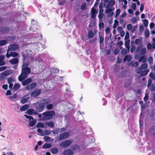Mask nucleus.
I'll use <instances>...</instances> for the list:
<instances>
[{"mask_svg":"<svg viewBox=\"0 0 155 155\" xmlns=\"http://www.w3.org/2000/svg\"><path fill=\"white\" fill-rule=\"evenodd\" d=\"M51 100L49 98H44L37 102L36 109L37 111L41 112L44 110L46 106V108L48 110L51 109L53 107V105L49 104L51 103Z\"/></svg>","mask_w":155,"mask_h":155,"instance_id":"obj_1","label":"nucleus"},{"mask_svg":"<svg viewBox=\"0 0 155 155\" xmlns=\"http://www.w3.org/2000/svg\"><path fill=\"white\" fill-rule=\"evenodd\" d=\"M28 64L27 63H24L22 66V70L21 74L18 77L19 81H22L28 77V75L30 74L31 70L28 67Z\"/></svg>","mask_w":155,"mask_h":155,"instance_id":"obj_2","label":"nucleus"},{"mask_svg":"<svg viewBox=\"0 0 155 155\" xmlns=\"http://www.w3.org/2000/svg\"><path fill=\"white\" fill-rule=\"evenodd\" d=\"M55 112L54 111H48L42 114L43 116V119L44 120H47L51 119L55 115Z\"/></svg>","mask_w":155,"mask_h":155,"instance_id":"obj_3","label":"nucleus"},{"mask_svg":"<svg viewBox=\"0 0 155 155\" xmlns=\"http://www.w3.org/2000/svg\"><path fill=\"white\" fill-rule=\"evenodd\" d=\"M72 143V141L70 140H66L61 142L60 146L64 148H66L69 146Z\"/></svg>","mask_w":155,"mask_h":155,"instance_id":"obj_4","label":"nucleus"},{"mask_svg":"<svg viewBox=\"0 0 155 155\" xmlns=\"http://www.w3.org/2000/svg\"><path fill=\"white\" fill-rule=\"evenodd\" d=\"M69 136V133L68 132H64L59 135L58 139L59 141L64 140L67 138Z\"/></svg>","mask_w":155,"mask_h":155,"instance_id":"obj_5","label":"nucleus"},{"mask_svg":"<svg viewBox=\"0 0 155 155\" xmlns=\"http://www.w3.org/2000/svg\"><path fill=\"white\" fill-rule=\"evenodd\" d=\"M19 48V46L18 45L13 44L9 45L8 47V51H15L17 50Z\"/></svg>","mask_w":155,"mask_h":155,"instance_id":"obj_6","label":"nucleus"},{"mask_svg":"<svg viewBox=\"0 0 155 155\" xmlns=\"http://www.w3.org/2000/svg\"><path fill=\"white\" fill-rule=\"evenodd\" d=\"M148 67V64L147 63H144L142 64L141 66L138 68L136 70L137 73H140V70H145Z\"/></svg>","mask_w":155,"mask_h":155,"instance_id":"obj_7","label":"nucleus"},{"mask_svg":"<svg viewBox=\"0 0 155 155\" xmlns=\"http://www.w3.org/2000/svg\"><path fill=\"white\" fill-rule=\"evenodd\" d=\"M113 6L108 3V4L106 6V9L105 11L106 14H108L110 12H111L114 9V8H113Z\"/></svg>","mask_w":155,"mask_h":155,"instance_id":"obj_8","label":"nucleus"},{"mask_svg":"<svg viewBox=\"0 0 155 155\" xmlns=\"http://www.w3.org/2000/svg\"><path fill=\"white\" fill-rule=\"evenodd\" d=\"M41 91L40 89H37L31 93V95L32 97H35L41 93Z\"/></svg>","mask_w":155,"mask_h":155,"instance_id":"obj_9","label":"nucleus"},{"mask_svg":"<svg viewBox=\"0 0 155 155\" xmlns=\"http://www.w3.org/2000/svg\"><path fill=\"white\" fill-rule=\"evenodd\" d=\"M63 155H73V151L71 149H68L64 150L62 153Z\"/></svg>","mask_w":155,"mask_h":155,"instance_id":"obj_10","label":"nucleus"},{"mask_svg":"<svg viewBox=\"0 0 155 155\" xmlns=\"http://www.w3.org/2000/svg\"><path fill=\"white\" fill-rule=\"evenodd\" d=\"M31 26L30 28V29L31 30L34 31H35V30L34 29H33V28L37 26V22L35 21L34 20L32 19L31 21Z\"/></svg>","mask_w":155,"mask_h":155,"instance_id":"obj_11","label":"nucleus"},{"mask_svg":"<svg viewBox=\"0 0 155 155\" xmlns=\"http://www.w3.org/2000/svg\"><path fill=\"white\" fill-rule=\"evenodd\" d=\"M32 81V80L31 78H29L22 82L21 84L23 86H25L30 83Z\"/></svg>","mask_w":155,"mask_h":155,"instance_id":"obj_12","label":"nucleus"},{"mask_svg":"<svg viewBox=\"0 0 155 155\" xmlns=\"http://www.w3.org/2000/svg\"><path fill=\"white\" fill-rule=\"evenodd\" d=\"M18 58H15L9 61V62L12 64H17L18 63Z\"/></svg>","mask_w":155,"mask_h":155,"instance_id":"obj_13","label":"nucleus"},{"mask_svg":"<svg viewBox=\"0 0 155 155\" xmlns=\"http://www.w3.org/2000/svg\"><path fill=\"white\" fill-rule=\"evenodd\" d=\"M142 70H140V73H137L138 74H140V75L142 76H146L148 73L149 71L148 69L145 70L143 71H142Z\"/></svg>","mask_w":155,"mask_h":155,"instance_id":"obj_14","label":"nucleus"},{"mask_svg":"<svg viewBox=\"0 0 155 155\" xmlns=\"http://www.w3.org/2000/svg\"><path fill=\"white\" fill-rule=\"evenodd\" d=\"M8 82L9 84V87H12L13 83L14 82V80L12 78H9L7 79Z\"/></svg>","mask_w":155,"mask_h":155,"instance_id":"obj_15","label":"nucleus"},{"mask_svg":"<svg viewBox=\"0 0 155 155\" xmlns=\"http://www.w3.org/2000/svg\"><path fill=\"white\" fill-rule=\"evenodd\" d=\"M132 59L131 56L127 54L126 55L123 59V62H124L126 61H127L128 62L130 61Z\"/></svg>","mask_w":155,"mask_h":155,"instance_id":"obj_16","label":"nucleus"},{"mask_svg":"<svg viewBox=\"0 0 155 155\" xmlns=\"http://www.w3.org/2000/svg\"><path fill=\"white\" fill-rule=\"evenodd\" d=\"M29 107V105L27 104H26L20 107V110L21 111H25L27 110Z\"/></svg>","mask_w":155,"mask_h":155,"instance_id":"obj_17","label":"nucleus"},{"mask_svg":"<svg viewBox=\"0 0 155 155\" xmlns=\"http://www.w3.org/2000/svg\"><path fill=\"white\" fill-rule=\"evenodd\" d=\"M4 56L3 55L0 56V66L4 65L5 64V62L3 61Z\"/></svg>","mask_w":155,"mask_h":155,"instance_id":"obj_18","label":"nucleus"},{"mask_svg":"<svg viewBox=\"0 0 155 155\" xmlns=\"http://www.w3.org/2000/svg\"><path fill=\"white\" fill-rule=\"evenodd\" d=\"M45 124L51 128H53L54 126V123L52 121L45 122Z\"/></svg>","mask_w":155,"mask_h":155,"instance_id":"obj_19","label":"nucleus"},{"mask_svg":"<svg viewBox=\"0 0 155 155\" xmlns=\"http://www.w3.org/2000/svg\"><path fill=\"white\" fill-rule=\"evenodd\" d=\"M147 53V51L146 48H142L140 51L139 54L140 55H144Z\"/></svg>","mask_w":155,"mask_h":155,"instance_id":"obj_20","label":"nucleus"},{"mask_svg":"<svg viewBox=\"0 0 155 155\" xmlns=\"http://www.w3.org/2000/svg\"><path fill=\"white\" fill-rule=\"evenodd\" d=\"M130 40H128L125 41V47L127 49H128V51H130Z\"/></svg>","mask_w":155,"mask_h":155,"instance_id":"obj_21","label":"nucleus"},{"mask_svg":"<svg viewBox=\"0 0 155 155\" xmlns=\"http://www.w3.org/2000/svg\"><path fill=\"white\" fill-rule=\"evenodd\" d=\"M10 54H11V57H17V58H18L20 57L18 53L15 52H10Z\"/></svg>","mask_w":155,"mask_h":155,"instance_id":"obj_22","label":"nucleus"},{"mask_svg":"<svg viewBox=\"0 0 155 155\" xmlns=\"http://www.w3.org/2000/svg\"><path fill=\"white\" fill-rule=\"evenodd\" d=\"M130 51H128V49L124 48L121 51V54L122 55H124L126 54L127 53H129Z\"/></svg>","mask_w":155,"mask_h":155,"instance_id":"obj_23","label":"nucleus"},{"mask_svg":"<svg viewBox=\"0 0 155 155\" xmlns=\"http://www.w3.org/2000/svg\"><path fill=\"white\" fill-rule=\"evenodd\" d=\"M94 33L92 31H88L87 35V36L89 38H92L94 37Z\"/></svg>","mask_w":155,"mask_h":155,"instance_id":"obj_24","label":"nucleus"},{"mask_svg":"<svg viewBox=\"0 0 155 155\" xmlns=\"http://www.w3.org/2000/svg\"><path fill=\"white\" fill-rule=\"evenodd\" d=\"M44 139L46 142H49L50 141H52L53 140V139H51V138L47 136H45L44 137Z\"/></svg>","mask_w":155,"mask_h":155,"instance_id":"obj_25","label":"nucleus"},{"mask_svg":"<svg viewBox=\"0 0 155 155\" xmlns=\"http://www.w3.org/2000/svg\"><path fill=\"white\" fill-rule=\"evenodd\" d=\"M17 97V95L16 94H15L9 96L8 99L12 101H13Z\"/></svg>","mask_w":155,"mask_h":155,"instance_id":"obj_26","label":"nucleus"},{"mask_svg":"<svg viewBox=\"0 0 155 155\" xmlns=\"http://www.w3.org/2000/svg\"><path fill=\"white\" fill-rule=\"evenodd\" d=\"M147 61V59L145 58L144 56H142L140 57L139 60H138V61L139 62H140L141 61H142V62L143 63H145Z\"/></svg>","mask_w":155,"mask_h":155,"instance_id":"obj_27","label":"nucleus"},{"mask_svg":"<svg viewBox=\"0 0 155 155\" xmlns=\"http://www.w3.org/2000/svg\"><path fill=\"white\" fill-rule=\"evenodd\" d=\"M51 146V143H45L42 146L44 149H48L50 148Z\"/></svg>","mask_w":155,"mask_h":155,"instance_id":"obj_28","label":"nucleus"},{"mask_svg":"<svg viewBox=\"0 0 155 155\" xmlns=\"http://www.w3.org/2000/svg\"><path fill=\"white\" fill-rule=\"evenodd\" d=\"M131 81L130 80L126 81L124 84L125 87H128L131 84Z\"/></svg>","mask_w":155,"mask_h":155,"instance_id":"obj_29","label":"nucleus"},{"mask_svg":"<svg viewBox=\"0 0 155 155\" xmlns=\"http://www.w3.org/2000/svg\"><path fill=\"white\" fill-rule=\"evenodd\" d=\"M143 45L142 44H141L137 47L135 51L136 53H138L139 51H140L142 48L143 47Z\"/></svg>","mask_w":155,"mask_h":155,"instance_id":"obj_30","label":"nucleus"},{"mask_svg":"<svg viewBox=\"0 0 155 155\" xmlns=\"http://www.w3.org/2000/svg\"><path fill=\"white\" fill-rule=\"evenodd\" d=\"M51 152L53 154L57 153L58 152V150L57 148L54 147L51 149Z\"/></svg>","mask_w":155,"mask_h":155,"instance_id":"obj_31","label":"nucleus"},{"mask_svg":"<svg viewBox=\"0 0 155 155\" xmlns=\"http://www.w3.org/2000/svg\"><path fill=\"white\" fill-rule=\"evenodd\" d=\"M131 64L132 66L134 67H137L139 65V64L137 62H134L133 61H131L129 63V65Z\"/></svg>","mask_w":155,"mask_h":155,"instance_id":"obj_32","label":"nucleus"},{"mask_svg":"<svg viewBox=\"0 0 155 155\" xmlns=\"http://www.w3.org/2000/svg\"><path fill=\"white\" fill-rule=\"evenodd\" d=\"M7 43V41L5 40H0V46H3Z\"/></svg>","mask_w":155,"mask_h":155,"instance_id":"obj_33","label":"nucleus"},{"mask_svg":"<svg viewBox=\"0 0 155 155\" xmlns=\"http://www.w3.org/2000/svg\"><path fill=\"white\" fill-rule=\"evenodd\" d=\"M36 122V121L35 120H33L29 122V125L30 127H33L35 124Z\"/></svg>","mask_w":155,"mask_h":155,"instance_id":"obj_34","label":"nucleus"},{"mask_svg":"<svg viewBox=\"0 0 155 155\" xmlns=\"http://www.w3.org/2000/svg\"><path fill=\"white\" fill-rule=\"evenodd\" d=\"M37 127H44V124L41 122L38 123L36 126Z\"/></svg>","mask_w":155,"mask_h":155,"instance_id":"obj_35","label":"nucleus"},{"mask_svg":"<svg viewBox=\"0 0 155 155\" xmlns=\"http://www.w3.org/2000/svg\"><path fill=\"white\" fill-rule=\"evenodd\" d=\"M60 129L57 128L53 130L52 131V132L54 134H57L59 132V130Z\"/></svg>","mask_w":155,"mask_h":155,"instance_id":"obj_36","label":"nucleus"},{"mask_svg":"<svg viewBox=\"0 0 155 155\" xmlns=\"http://www.w3.org/2000/svg\"><path fill=\"white\" fill-rule=\"evenodd\" d=\"M34 110L32 109H30L27 111V113L29 115H32L33 113Z\"/></svg>","mask_w":155,"mask_h":155,"instance_id":"obj_37","label":"nucleus"},{"mask_svg":"<svg viewBox=\"0 0 155 155\" xmlns=\"http://www.w3.org/2000/svg\"><path fill=\"white\" fill-rule=\"evenodd\" d=\"M119 24L118 21L117 20L115 19L114 21V23L113 25V28H116L117 26L119 25Z\"/></svg>","mask_w":155,"mask_h":155,"instance_id":"obj_38","label":"nucleus"},{"mask_svg":"<svg viewBox=\"0 0 155 155\" xmlns=\"http://www.w3.org/2000/svg\"><path fill=\"white\" fill-rule=\"evenodd\" d=\"M51 72L52 73H59V70L56 68H52L51 70Z\"/></svg>","mask_w":155,"mask_h":155,"instance_id":"obj_39","label":"nucleus"},{"mask_svg":"<svg viewBox=\"0 0 155 155\" xmlns=\"http://www.w3.org/2000/svg\"><path fill=\"white\" fill-rule=\"evenodd\" d=\"M2 74L5 76V77H6L7 76L9 75L10 73L9 71H5L4 72H3L2 73Z\"/></svg>","mask_w":155,"mask_h":155,"instance_id":"obj_40","label":"nucleus"},{"mask_svg":"<svg viewBox=\"0 0 155 155\" xmlns=\"http://www.w3.org/2000/svg\"><path fill=\"white\" fill-rule=\"evenodd\" d=\"M99 38L100 39V43L101 44L104 41V38L102 35H99Z\"/></svg>","mask_w":155,"mask_h":155,"instance_id":"obj_41","label":"nucleus"},{"mask_svg":"<svg viewBox=\"0 0 155 155\" xmlns=\"http://www.w3.org/2000/svg\"><path fill=\"white\" fill-rule=\"evenodd\" d=\"M28 100V98H24L22 99L21 101V103L22 104H24L26 103Z\"/></svg>","mask_w":155,"mask_h":155,"instance_id":"obj_42","label":"nucleus"},{"mask_svg":"<svg viewBox=\"0 0 155 155\" xmlns=\"http://www.w3.org/2000/svg\"><path fill=\"white\" fill-rule=\"evenodd\" d=\"M87 5L85 3H83L81 5V9L82 10H85L87 8Z\"/></svg>","mask_w":155,"mask_h":155,"instance_id":"obj_43","label":"nucleus"},{"mask_svg":"<svg viewBox=\"0 0 155 155\" xmlns=\"http://www.w3.org/2000/svg\"><path fill=\"white\" fill-rule=\"evenodd\" d=\"M50 133L51 132L50 131L48 130H45L44 131L43 136L45 135H49Z\"/></svg>","mask_w":155,"mask_h":155,"instance_id":"obj_44","label":"nucleus"},{"mask_svg":"<svg viewBox=\"0 0 155 155\" xmlns=\"http://www.w3.org/2000/svg\"><path fill=\"white\" fill-rule=\"evenodd\" d=\"M144 35L146 37H148L149 35V30L147 29H146L144 32Z\"/></svg>","mask_w":155,"mask_h":155,"instance_id":"obj_45","label":"nucleus"},{"mask_svg":"<svg viewBox=\"0 0 155 155\" xmlns=\"http://www.w3.org/2000/svg\"><path fill=\"white\" fill-rule=\"evenodd\" d=\"M37 86V84L35 82H33L30 84L29 87L27 86L26 87H35Z\"/></svg>","mask_w":155,"mask_h":155,"instance_id":"obj_46","label":"nucleus"},{"mask_svg":"<svg viewBox=\"0 0 155 155\" xmlns=\"http://www.w3.org/2000/svg\"><path fill=\"white\" fill-rule=\"evenodd\" d=\"M153 59L152 57H150L148 58V63L150 64H151L153 63Z\"/></svg>","mask_w":155,"mask_h":155,"instance_id":"obj_47","label":"nucleus"},{"mask_svg":"<svg viewBox=\"0 0 155 155\" xmlns=\"http://www.w3.org/2000/svg\"><path fill=\"white\" fill-rule=\"evenodd\" d=\"M127 28L128 31L130 30L132 28V25L131 24L127 25Z\"/></svg>","mask_w":155,"mask_h":155,"instance_id":"obj_48","label":"nucleus"},{"mask_svg":"<svg viewBox=\"0 0 155 155\" xmlns=\"http://www.w3.org/2000/svg\"><path fill=\"white\" fill-rule=\"evenodd\" d=\"M129 37L130 36L129 32L128 31H126V35L124 38L125 40H126L128 39L129 38Z\"/></svg>","mask_w":155,"mask_h":155,"instance_id":"obj_49","label":"nucleus"},{"mask_svg":"<svg viewBox=\"0 0 155 155\" xmlns=\"http://www.w3.org/2000/svg\"><path fill=\"white\" fill-rule=\"evenodd\" d=\"M143 23L145 27H146L147 26L148 24V21L146 19H144L143 21Z\"/></svg>","mask_w":155,"mask_h":155,"instance_id":"obj_50","label":"nucleus"},{"mask_svg":"<svg viewBox=\"0 0 155 155\" xmlns=\"http://www.w3.org/2000/svg\"><path fill=\"white\" fill-rule=\"evenodd\" d=\"M24 116L26 118L29 119V120H33V118L31 116H30L26 114H25Z\"/></svg>","mask_w":155,"mask_h":155,"instance_id":"obj_51","label":"nucleus"},{"mask_svg":"<svg viewBox=\"0 0 155 155\" xmlns=\"http://www.w3.org/2000/svg\"><path fill=\"white\" fill-rule=\"evenodd\" d=\"M37 131L39 133L41 134V135L43 136L44 131L41 129H40V128L38 129H37Z\"/></svg>","mask_w":155,"mask_h":155,"instance_id":"obj_52","label":"nucleus"},{"mask_svg":"<svg viewBox=\"0 0 155 155\" xmlns=\"http://www.w3.org/2000/svg\"><path fill=\"white\" fill-rule=\"evenodd\" d=\"M147 48L148 50H150L152 48V45L151 43H149L147 45Z\"/></svg>","mask_w":155,"mask_h":155,"instance_id":"obj_53","label":"nucleus"},{"mask_svg":"<svg viewBox=\"0 0 155 155\" xmlns=\"http://www.w3.org/2000/svg\"><path fill=\"white\" fill-rule=\"evenodd\" d=\"M111 6H114L115 4V2L114 0H111L108 3Z\"/></svg>","mask_w":155,"mask_h":155,"instance_id":"obj_54","label":"nucleus"},{"mask_svg":"<svg viewBox=\"0 0 155 155\" xmlns=\"http://www.w3.org/2000/svg\"><path fill=\"white\" fill-rule=\"evenodd\" d=\"M141 41L140 39H136L135 41V43L136 45H138L139 44Z\"/></svg>","mask_w":155,"mask_h":155,"instance_id":"obj_55","label":"nucleus"},{"mask_svg":"<svg viewBox=\"0 0 155 155\" xmlns=\"http://www.w3.org/2000/svg\"><path fill=\"white\" fill-rule=\"evenodd\" d=\"M63 77H60V76H56L54 78V79L56 80V79H58V81H62V79Z\"/></svg>","mask_w":155,"mask_h":155,"instance_id":"obj_56","label":"nucleus"},{"mask_svg":"<svg viewBox=\"0 0 155 155\" xmlns=\"http://www.w3.org/2000/svg\"><path fill=\"white\" fill-rule=\"evenodd\" d=\"M120 9H118L116 10V15H115L116 17L117 16L119 15V14L120 13Z\"/></svg>","mask_w":155,"mask_h":155,"instance_id":"obj_57","label":"nucleus"},{"mask_svg":"<svg viewBox=\"0 0 155 155\" xmlns=\"http://www.w3.org/2000/svg\"><path fill=\"white\" fill-rule=\"evenodd\" d=\"M137 28V25H134L133 26L132 29V32L133 33H134L135 32L136 29Z\"/></svg>","mask_w":155,"mask_h":155,"instance_id":"obj_58","label":"nucleus"},{"mask_svg":"<svg viewBox=\"0 0 155 155\" xmlns=\"http://www.w3.org/2000/svg\"><path fill=\"white\" fill-rule=\"evenodd\" d=\"M6 77L3 74H1L0 75V80H3Z\"/></svg>","mask_w":155,"mask_h":155,"instance_id":"obj_59","label":"nucleus"},{"mask_svg":"<svg viewBox=\"0 0 155 155\" xmlns=\"http://www.w3.org/2000/svg\"><path fill=\"white\" fill-rule=\"evenodd\" d=\"M131 8L134 10H135L136 8V4L135 3H133L131 6Z\"/></svg>","mask_w":155,"mask_h":155,"instance_id":"obj_60","label":"nucleus"},{"mask_svg":"<svg viewBox=\"0 0 155 155\" xmlns=\"http://www.w3.org/2000/svg\"><path fill=\"white\" fill-rule=\"evenodd\" d=\"M117 30L119 33L123 31V28L121 26L118 27L117 28Z\"/></svg>","mask_w":155,"mask_h":155,"instance_id":"obj_61","label":"nucleus"},{"mask_svg":"<svg viewBox=\"0 0 155 155\" xmlns=\"http://www.w3.org/2000/svg\"><path fill=\"white\" fill-rule=\"evenodd\" d=\"M104 23L103 22H100L99 24V28H101L104 27Z\"/></svg>","mask_w":155,"mask_h":155,"instance_id":"obj_62","label":"nucleus"},{"mask_svg":"<svg viewBox=\"0 0 155 155\" xmlns=\"http://www.w3.org/2000/svg\"><path fill=\"white\" fill-rule=\"evenodd\" d=\"M135 50V47L134 46H132L130 48V52L132 53L134 52Z\"/></svg>","mask_w":155,"mask_h":155,"instance_id":"obj_63","label":"nucleus"},{"mask_svg":"<svg viewBox=\"0 0 155 155\" xmlns=\"http://www.w3.org/2000/svg\"><path fill=\"white\" fill-rule=\"evenodd\" d=\"M66 130V128L65 127H63L61 129H60V130H59V132L61 133L65 131Z\"/></svg>","mask_w":155,"mask_h":155,"instance_id":"obj_64","label":"nucleus"}]
</instances>
